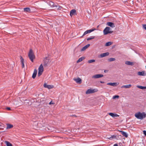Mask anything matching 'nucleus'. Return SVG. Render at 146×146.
Instances as JSON below:
<instances>
[{
  "instance_id": "obj_1",
  "label": "nucleus",
  "mask_w": 146,
  "mask_h": 146,
  "mask_svg": "<svg viewBox=\"0 0 146 146\" xmlns=\"http://www.w3.org/2000/svg\"><path fill=\"white\" fill-rule=\"evenodd\" d=\"M28 57L32 62L34 61V59L35 58V56L34 54L32 49H30L28 53Z\"/></svg>"
},
{
  "instance_id": "obj_2",
  "label": "nucleus",
  "mask_w": 146,
  "mask_h": 146,
  "mask_svg": "<svg viewBox=\"0 0 146 146\" xmlns=\"http://www.w3.org/2000/svg\"><path fill=\"white\" fill-rule=\"evenodd\" d=\"M135 116L137 119H142L146 117V114L144 112L141 113L139 112L135 114Z\"/></svg>"
},
{
  "instance_id": "obj_3",
  "label": "nucleus",
  "mask_w": 146,
  "mask_h": 146,
  "mask_svg": "<svg viewBox=\"0 0 146 146\" xmlns=\"http://www.w3.org/2000/svg\"><path fill=\"white\" fill-rule=\"evenodd\" d=\"M110 29L111 28L109 27H106L103 31L104 34V35H106L109 33H112L113 31H110Z\"/></svg>"
},
{
  "instance_id": "obj_4",
  "label": "nucleus",
  "mask_w": 146,
  "mask_h": 146,
  "mask_svg": "<svg viewBox=\"0 0 146 146\" xmlns=\"http://www.w3.org/2000/svg\"><path fill=\"white\" fill-rule=\"evenodd\" d=\"M44 68L42 64H41L39 67L38 76L39 77L40 76L43 71Z\"/></svg>"
},
{
  "instance_id": "obj_5",
  "label": "nucleus",
  "mask_w": 146,
  "mask_h": 146,
  "mask_svg": "<svg viewBox=\"0 0 146 146\" xmlns=\"http://www.w3.org/2000/svg\"><path fill=\"white\" fill-rule=\"evenodd\" d=\"M43 65L44 67L47 66V64L49 62V60L47 57H46L44 58L43 60Z\"/></svg>"
},
{
  "instance_id": "obj_6",
  "label": "nucleus",
  "mask_w": 146,
  "mask_h": 146,
  "mask_svg": "<svg viewBox=\"0 0 146 146\" xmlns=\"http://www.w3.org/2000/svg\"><path fill=\"white\" fill-rule=\"evenodd\" d=\"M97 91V90L96 89H89L86 91V94H89L94 93L96 92Z\"/></svg>"
},
{
  "instance_id": "obj_7",
  "label": "nucleus",
  "mask_w": 146,
  "mask_h": 146,
  "mask_svg": "<svg viewBox=\"0 0 146 146\" xmlns=\"http://www.w3.org/2000/svg\"><path fill=\"white\" fill-rule=\"evenodd\" d=\"M96 30V29H91L89 30H87L85 31L83 35L81 37V38L83 36L85 35L86 34L90 33L91 32Z\"/></svg>"
},
{
  "instance_id": "obj_8",
  "label": "nucleus",
  "mask_w": 146,
  "mask_h": 146,
  "mask_svg": "<svg viewBox=\"0 0 146 146\" xmlns=\"http://www.w3.org/2000/svg\"><path fill=\"white\" fill-rule=\"evenodd\" d=\"M104 75L102 74H97L93 76L92 78H101L103 77Z\"/></svg>"
},
{
  "instance_id": "obj_9",
  "label": "nucleus",
  "mask_w": 146,
  "mask_h": 146,
  "mask_svg": "<svg viewBox=\"0 0 146 146\" xmlns=\"http://www.w3.org/2000/svg\"><path fill=\"white\" fill-rule=\"evenodd\" d=\"M107 25L110 27L112 28H114L115 27L114 23L111 22H108L107 23Z\"/></svg>"
},
{
  "instance_id": "obj_10",
  "label": "nucleus",
  "mask_w": 146,
  "mask_h": 146,
  "mask_svg": "<svg viewBox=\"0 0 146 146\" xmlns=\"http://www.w3.org/2000/svg\"><path fill=\"white\" fill-rule=\"evenodd\" d=\"M73 80L78 84H81L82 82L81 79L79 77L77 78H74Z\"/></svg>"
},
{
  "instance_id": "obj_11",
  "label": "nucleus",
  "mask_w": 146,
  "mask_h": 146,
  "mask_svg": "<svg viewBox=\"0 0 146 146\" xmlns=\"http://www.w3.org/2000/svg\"><path fill=\"white\" fill-rule=\"evenodd\" d=\"M125 64L127 65L132 66L134 65L135 63L134 62L127 61L125 62Z\"/></svg>"
},
{
  "instance_id": "obj_12",
  "label": "nucleus",
  "mask_w": 146,
  "mask_h": 146,
  "mask_svg": "<svg viewBox=\"0 0 146 146\" xmlns=\"http://www.w3.org/2000/svg\"><path fill=\"white\" fill-rule=\"evenodd\" d=\"M119 84V83L117 82L115 83H108L107 84L108 85H110L113 86H117Z\"/></svg>"
},
{
  "instance_id": "obj_13",
  "label": "nucleus",
  "mask_w": 146,
  "mask_h": 146,
  "mask_svg": "<svg viewBox=\"0 0 146 146\" xmlns=\"http://www.w3.org/2000/svg\"><path fill=\"white\" fill-rule=\"evenodd\" d=\"M37 70L36 69H35L34 71V72L33 74V75H32V78H33L34 79L36 77V75L37 74Z\"/></svg>"
},
{
  "instance_id": "obj_14",
  "label": "nucleus",
  "mask_w": 146,
  "mask_h": 146,
  "mask_svg": "<svg viewBox=\"0 0 146 146\" xmlns=\"http://www.w3.org/2000/svg\"><path fill=\"white\" fill-rule=\"evenodd\" d=\"M109 115L111 117H117L119 116V115L116 113H109Z\"/></svg>"
},
{
  "instance_id": "obj_15",
  "label": "nucleus",
  "mask_w": 146,
  "mask_h": 146,
  "mask_svg": "<svg viewBox=\"0 0 146 146\" xmlns=\"http://www.w3.org/2000/svg\"><path fill=\"white\" fill-rule=\"evenodd\" d=\"M76 10L74 9H72L70 11V15L71 16L74 15L76 13Z\"/></svg>"
},
{
  "instance_id": "obj_16",
  "label": "nucleus",
  "mask_w": 146,
  "mask_h": 146,
  "mask_svg": "<svg viewBox=\"0 0 146 146\" xmlns=\"http://www.w3.org/2000/svg\"><path fill=\"white\" fill-rule=\"evenodd\" d=\"M20 60H21V63L22 64V67L23 68L24 67V59L23 58L22 56H21L20 57Z\"/></svg>"
},
{
  "instance_id": "obj_17",
  "label": "nucleus",
  "mask_w": 146,
  "mask_h": 146,
  "mask_svg": "<svg viewBox=\"0 0 146 146\" xmlns=\"http://www.w3.org/2000/svg\"><path fill=\"white\" fill-rule=\"evenodd\" d=\"M109 54V53L108 52H106L101 54H100V56L102 58L105 56H108Z\"/></svg>"
},
{
  "instance_id": "obj_18",
  "label": "nucleus",
  "mask_w": 146,
  "mask_h": 146,
  "mask_svg": "<svg viewBox=\"0 0 146 146\" xmlns=\"http://www.w3.org/2000/svg\"><path fill=\"white\" fill-rule=\"evenodd\" d=\"M137 74L139 76H143L145 75V71H142L141 72H138Z\"/></svg>"
},
{
  "instance_id": "obj_19",
  "label": "nucleus",
  "mask_w": 146,
  "mask_h": 146,
  "mask_svg": "<svg viewBox=\"0 0 146 146\" xmlns=\"http://www.w3.org/2000/svg\"><path fill=\"white\" fill-rule=\"evenodd\" d=\"M90 46V44H88L87 45H86L84 47H83L81 49V51H83L85 50L88 47H89Z\"/></svg>"
},
{
  "instance_id": "obj_20",
  "label": "nucleus",
  "mask_w": 146,
  "mask_h": 146,
  "mask_svg": "<svg viewBox=\"0 0 146 146\" xmlns=\"http://www.w3.org/2000/svg\"><path fill=\"white\" fill-rule=\"evenodd\" d=\"M48 4L51 7H55V5H54V3L53 2L49 1Z\"/></svg>"
},
{
  "instance_id": "obj_21",
  "label": "nucleus",
  "mask_w": 146,
  "mask_h": 146,
  "mask_svg": "<svg viewBox=\"0 0 146 146\" xmlns=\"http://www.w3.org/2000/svg\"><path fill=\"white\" fill-rule=\"evenodd\" d=\"M119 131L121 132V133L123 136H125L126 137H127L128 135L126 132L123 131Z\"/></svg>"
},
{
  "instance_id": "obj_22",
  "label": "nucleus",
  "mask_w": 146,
  "mask_h": 146,
  "mask_svg": "<svg viewBox=\"0 0 146 146\" xmlns=\"http://www.w3.org/2000/svg\"><path fill=\"white\" fill-rule=\"evenodd\" d=\"M131 86V84L126 85H123L121 86V88H130Z\"/></svg>"
},
{
  "instance_id": "obj_23",
  "label": "nucleus",
  "mask_w": 146,
  "mask_h": 146,
  "mask_svg": "<svg viewBox=\"0 0 146 146\" xmlns=\"http://www.w3.org/2000/svg\"><path fill=\"white\" fill-rule=\"evenodd\" d=\"M24 11L30 13L31 12V9L29 7L25 8L24 9Z\"/></svg>"
},
{
  "instance_id": "obj_24",
  "label": "nucleus",
  "mask_w": 146,
  "mask_h": 146,
  "mask_svg": "<svg viewBox=\"0 0 146 146\" xmlns=\"http://www.w3.org/2000/svg\"><path fill=\"white\" fill-rule=\"evenodd\" d=\"M55 7H57V9L60 10L63 9V7L59 5H55Z\"/></svg>"
},
{
  "instance_id": "obj_25",
  "label": "nucleus",
  "mask_w": 146,
  "mask_h": 146,
  "mask_svg": "<svg viewBox=\"0 0 146 146\" xmlns=\"http://www.w3.org/2000/svg\"><path fill=\"white\" fill-rule=\"evenodd\" d=\"M7 127H6V128L7 129H11L13 127V125H12L10 124H7Z\"/></svg>"
},
{
  "instance_id": "obj_26",
  "label": "nucleus",
  "mask_w": 146,
  "mask_h": 146,
  "mask_svg": "<svg viewBox=\"0 0 146 146\" xmlns=\"http://www.w3.org/2000/svg\"><path fill=\"white\" fill-rule=\"evenodd\" d=\"M84 59V57H81L77 61V62L78 63L79 62L82 61Z\"/></svg>"
},
{
  "instance_id": "obj_27",
  "label": "nucleus",
  "mask_w": 146,
  "mask_h": 146,
  "mask_svg": "<svg viewBox=\"0 0 146 146\" xmlns=\"http://www.w3.org/2000/svg\"><path fill=\"white\" fill-rule=\"evenodd\" d=\"M137 87L141 89H146V86H138Z\"/></svg>"
},
{
  "instance_id": "obj_28",
  "label": "nucleus",
  "mask_w": 146,
  "mask_h": 146,
  "mask_svg": "<svg viewBox=\"0 0 146 146\" xmlns=\"http://www.w3.org/2000/svg\"><path fill=\"white\" fill-rule=\"evenodd\" d=\"M112 44V42H109L106 43L105 46H108L111 45Z\"/></svg>"
},
{
  "instance_id": "obj_29",
  "label": "nucleus",
  "mask_w": 146,
  "mask_h": 146,
  "mask_svg": "<svg viewBox=\"0 0 146 146\" xmlns=\"http://www.w3.org/2000/svg\"><path fill=\"white\" fill-rule=\"evenodd\" d=\"M5 142L6 143L7 146H12V144L8 141H6Z\"/></svg>"
},
{
  "instance_id": "obj_30",
  "label": "nucleus",
  "mask_w": 146,
  "mask_h": 146,
  "mask_svg": "<svg viewBox=\"0 0 146 146\" xmlns=\"http://www.w3.org/2000/svg\"><path fill=\"white\" fill-rule=\"evenodd\" d=\"M95 38V36H91L90 37H89L87 38V40H89L92 39H94Z\"/></svg>"
},
{
  "instance_id": "obj_31",
  "label": "nucleus",
  "mask_w": 146,
  "mask_h": 146,
  "mask_svg": "<svg viewBox=\"0 0 146 146\" xmlns=\"http://www.w3.org/2000/svg\"><path fill=\"white\" fill-rule=\"evenodd\" d=\"M115 58H110L108 59V61L110 62H111L115 61Z\"/></svg>"
},
{
  "instance_id": "obj_32",
  "label": "nucleus",
  "mask_w": 146,
  "mask_h": 146,
  "mask_svg": "<svg viewBox=\"0 0 146 146\" xmlns=\"http://www.w3.org/2000/svg\"><path fill=\"white\" fill-rule=\"evenodd\" d=\"M95 62V60L94 59H92L89 60L88 61V62L89 63L93 62Z\"/></svg>"
},
{
  "instance_id": "obj_33",
  "label": "nucleus",
  "mask_w": 146,
  "mask_h": 146,
  "mask_svg": "<svg viewBox=\"0 0 146 146\" xmlns=\"http://www.w3.org/2000/svg\"><path fill=\"white\" fill-rule=\"evenodd\" d=\"M53 87V86L51 85H48V87L47 88H48V89H50L52 88Z\"/></svg>"
},
{
  "instance_id": "obj_34",
  "label": "nucleus",
  "mask_w": 146,
  "mask_h": 146,
  "mask_svg": "<svg viewBox=\"0 0 146 146\" xmlns=\"http://www.w3.org/2000/svg\"><path fill=\"white\" fill-rule=\"evenodd\" d=\"M142 26L143 29L146 30V24H143Z\"/></svg>"
},
{
  "instance_id": "obj_35",
  "label": "nucleus",
  "mask_w": 146,
  "mask_h": 146,
  "mask_svg": "<svg viewBox=\"0 0 146 146\" xmlns=\"http://www.w3.org/2000/svg\"><path fill=\"white\" fill-rule=\"evenodd\" d=\"M119 97V96L118 95H115L113 96V99H115L116 98H118Z\"/></svg>"
},
{
  "instance_id": "obj_36",
  "label": "nucleus",
  "mask_w": 146,
  "mask_h": 146,
  "mask_svg": "<svg viewBox=\"0 0 146 146\" xmlns=\"http://www.w3.org/2000/svg\"><path fill=\"white\" fill-rule=\"evenodd\" d=\"M48 85H47L46 83H45L44 84V87L46 88H47L48 87Z\"/></svg>"
},
{
  "instance_id": "obj_37",
  "label": "nucleus",
  "mask_w": 146,
  "mask_h": 146,
  "mask_svg": "<svg viewBox=\"0 0 146 146\" xmlns=\"http://www.w3.org/2000/svg\"><path fill=\"white\" fill-rule=\"evenodd\" d=\"M49 104L51 105V104H54V102H52V101H51L49 103Z\"/></svg>"
},
{
  "instance_id": "obj_38",
  "label": "nucleus",
  "mask_w": 146,
  "mask_h": 146,
  "mask_svg": "<svg viewBox=\"0 0 146 146\" xmlns=\"http://www.w3.org/2000/svg\"><path fill=\"white\" fill-rule=\"evenodd\" d=\"M143 133L145 136H146V131L144 130L143 131Z\"/></svg>"
},
{
  "instance_id": "obj_39",
  "label": "nucleus",
  "mask_w": 146,
  "mask_h": 146,
  "mask_svg": "<svg viewBox=\"0 0 146 146\" xmlns=\"http://www.w3.org/2000/svg\"><path fill=\"white\" fill-rule=\"evenodd\" d=\"M6 109L9 110H11V108L10 107H7L6 108Z\"/></svg>"
},
{
  "instance_id": "obj_40",
  "label": "nucleus",
  "mask_w": 146,
  "mask_h": 146,
  "mask_svg": "<svg viewBox=\"0 0 146 146\" xmlns=\"http://www.w3.org/2000/svg\"><path fill=\"white\" fill-rule=\"evenodd\" d=\"M113 146H118V145L116 143V144H114V145H113Z\"/></svg>"
},
{
  "instance_id": "obj_41",
  "label": "nucleus",
  "mask_w": 146,
  "mask_h": 146,
  "mask_svg": "<svg viewBox=\"0 0 146 146\" xmlns=\"http://www.w3.org/2000/svg\"><path fill=\"white\" fill-rule=\"evenodd\" d=\"M100 83H104V81H100Z\"/></svg>"
},
{
  "instance_id": "obj_42",
  "label": "nucleus",
  "mask_w": 146,
  "mask_h": 146,
  "mask_svg": "<svg viewBox=\"0 0 146 146\" xmlns=\"http://www.w3.org/2000/svg\"><path fill=\"white\" fill-rule=\"evenodd\" d=\"M71 116H74V117H76V115H72Z\"/></svg>"
},
{
  "instance_id": "obj_43",
  "label": "nucleus",
  "mask_w": 146,
  "mask_h": 146,
  "mask_svg": "<svg viewBox=\"0 0 146 146\" xmlns=\"http://www.w3.org/2000/svg\"><path fill=\"white\" fill-rule=\"evenodd\" d=\"M107 70H105L104 71V72H107Z\"/></svg>"
},
{
  "instance_id": "obj_44",
  "label": "nucleus",
  "mask_w": 146,
  "mask_h": 146,
  "mask_svg": "<svg viewBox=\"0 0 146 146\" xmlns=\"http://www.w3.org/2000/svg\"><path fill=\"white\" fill-rule=\"evenodd\" d=\"M0 126H1V125H0Z\"/></svg>"
}]
</instances>
